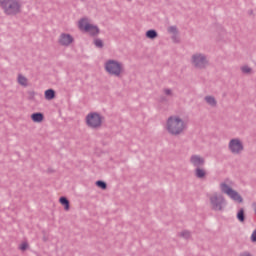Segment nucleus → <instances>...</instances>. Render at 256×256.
Wrapping results in <instances>:
<instances>
[{
    "mask_svg": "<svg viewBox=\"0 0 256 256\" xmlns=\"http://www.w3.org/2000/svg\"><path fill=\"white\" fill-rule=\"evenodd\" d=\"M165 129L169 135L177 137L183 135L187 129V122L179 115L169 116L166 120Z\"/></svg>",
    "mask_w": 256,
    "mask_h": 256,
    "instance_id": "f257e3e1",
    "label": "nucleus"
},
{
    "mask_svg": "<svg viewBox=\"0 0 256 256\" xmlns=\"http://www.w3.org/2000/svg\"><path fill=\"white\" fill-rule=\"evenodd\" d=\"M210 207L213 211H223L226 205L225 196L219 192L208 194Z\"/></svg>",
    "mask_w": 256,
    "mask_h": 256,
    "instance_id": "f03ea898",
    "label": "nucleus"
},
{
    "mask_svg": "<svg viewBox=\"0 0 256 256\" xmlns=\"http://www.w3.org/2000/svg\"><path fill=\"white\" fill-rule=\"evenodd\" d=\"M104 69L109 75H113L114 77H121L125 71L123 64L117 60L106 61L104 64Z\"/></svg>",
    "mask_w": 256,
    "mask_h": 256,
    "instance_id": "7ed1b4c3",
    "label": "nucleus"
},
{
    "mask_svg": "<svg viewBox=\"0 0 256 256\" xmlns=\"http://www.w3.org/2000/svg\"><path fill=\"white\" fill-rule=\"evenodd\" d=\"M103 121V116L97 112H90L85 117V123L89 129H101Z\"/></svg>",
    "mask_w": 256,
    "mask_h": 256,
    "instance_id": "20e7f679",
    "label": "nucleus"
},
{
    "mask_svg": "<svg viewBox=\"0 0 256 256\" xmlns=\"http://www.w3.org/2000/svg\"><path fill=\"white\" fill-rule=\"evenodd\" d=\"M0 3L6 15H17V13H21L19 0H0Z\"/></svg>",
    "mask_w": 256,
    "mask_h": 256,
    "instance_id": "39448f33",
    "label": "nucleus"
},
{
    "mask_svg": "<svg viewBox=\"0 0 256 256\" xmlns=\"http://www.w3.org/2000/svg\"><path fill=\"white\" fill-rule=\"evenodd\" d=\"M78 28L80 31L89 33V35H99V28L96 25L91 24L87 18H82L78 21Z\"/></svg>",
    "mask_w": 256,
    "mask_h": 256,
    "instance_id": "423d86ee",
    "label": "nucleus"
},
{
    "mask_svg": "<svg viewBox=\"0 0 256 256\" xmlns=\"http://www.w3.org/2000/svg\"><path fill=\"white\" fill-rule=\"evenodd\" d=\"M190 63L196 69H205L209 66V59L204 54L195 53L191 56Z\"/></svg>",
    "mask_w": 256,
    "mask_h": 256,
    "instance_id": "0eeeda50",
    "label": "nucleus"
},
{
    "mask_svg": "<svg viewBox=\"0 0 256 256\" xmlns=\"http://www.w3.org/2000/svg\"><path fill=\"white\" fill-rule=\"evenodd\" d=\"M228 149L233 153L234 155H239L244 149L243 147V141L239 138L231 139L228 144Z\"/></svg>",
    "mask_w": 256,
    "mask_h": 256,
    "instance_id": "6e6552de",
    "label": "nucleus"
},
{
    "mask_svg": "<svg viewBox=\"0 0 256 256\" xmlns=\"http://www.w3.org/2000/svg\"><path fill=\"white\" fill-rule=\"evenodd\" d=\"M74 41L75 38L73 35L63 32L59 35L57 43L61 47H70V45H73Z\"/></svg>",
    "mask_w": 256,
    "mask_h": 256,
    "instance_id": "1a4fd4ad",
    "label": "nucleus"
},
{
    "mask_svg": "<svg viewBox=\"0 0 256 256\" xmlns=\"http://www.w3.org/2000/svg\"><path fill=\"white\" fill-rule=\"evenodd\" d=\"M234 189L231 187V182L226 180L222 183H220V191L221 193H224L225 195H229Z\"/></svg>",
    "mask_w": 256,
    "mask_h": 256,
    "instance_id": "9d476101",
    "label": "nucleus"
},
{
    "mask_svg": "<svg viewBox=\"0 0 256 256\" xmlns=\"http://www.w3.org/2000/svg\"><path fill=\"white\" fill-rule=\"evenodd\" d=\"M190 162L194 167H201L202 165H205V159L199 155H192Z\"/></svg>",
    "mask_w": 256,
    "mask_h": 256,
    "instance_id": "9b49d317",
    "label": "nucleus"
},
{
    "mask_svg": "<svg viewBox=\"0 0 256 256\" xmlns=\"http://www.w3.org/2000/svg\"><path fill=\"white\" fill-rule=\"evenodd\" d=\"M228 197L232 199V201H235V203H243V197L239 192H237V190H233Z\"/></svg>",
    "mask_w": 256,
    "mask_h": 256,
    "instance_id": "f8f14e48",
    "label": "nucleus"
},
{
    "mask_svg": "<svg viewBox=\"0 0 256 256\" xmlns=\"http://www.w3.org/2000/svg\"><path fill=\"white\" fill-rule=\"evenodd\" d=\"M31 119L33 123H43V119H45V116L41 112L33 113L31 115Z\"/></svg>",
    "mask_w": 256,
    "mask_h": 256,
    "instance_id": "ddd939ff",
    "label": "nucleus"
},
{
    "mask_svg": "<svg viewBox=\"0 0 256 256\" xmlns=\"http://www.w3.org/2000/svg\"><path fill=\"white\" fill-rule=\"evenodd\" d=\"M195 176L198 179H205V177H207V171L203 168L197 167L195 170Z\"/></svg>",
    "mask_w": 256,
    "mask_h": 256,
    "instance_id": "4468645a",
    "label": "nucleus"
},
{
    "mask_svg": "<svg viewBox=\"0 0 256 256\" xmlns=\"http://www.w3.org/2000/svg\"><path fill=\"white\" fill-rule=\"evenodd\" d=\"M17 81L22 87H27V85H29V80L22 74L18 75Z\"/></svg>",
    "mask_w": 256,
    "mask_h": 256,
    "instance_id": "2eb2a0df",
    "label": "nucleus"
},
{
    "mask_svg": "<svg viewBox=\"0 0 256 256\" xmlns=\"http://www.w3.org/2000/svg\"><path fill=\"white\" fill-rule=\"evenodd\" d=\"M204 101H206L207 105L210 107H217V99H215L213 96H206Z\"/></svg>",
    "mask_w": 256,
    "mask_h": 256,
    "instance_id": "dca6fc26",
    "label": "nucleus"
},
{
    "mask_svg": "<svg viewBox=\"0 0 256 256\" xmlns=\"http://www.w3.org/2000/svg\"><path fill=\"white\" fill-rule=\"evenodd\" d=\"M44 97H45V99H47V101L53 100V98L55 97V90H53V89L46 90L44 92Z\"/></svg>",
    "mask_w": 256,
    "mask_h": 256,
    "instance_id": "f3484780",
    "label": "nucleus"
},
{
    "mask_svg": "<svg viewBox=\"0 0 256 256\" xmlns=\"http://www.w3.org/2000/svg\"><path fill=\"white\" fill-rule=\"evenodd\" d=\"M240 71L244 75H251V73H253V68H251L249 65H243L241 66Z\"/></svg>",
    "mask_w": 256,
    "mask_h": 256,
    "instance_id": "a211bd4d",
    "label": "nucleus"
},
{
    "mask_svg": "<svg viewBox=\"0 0 256 256\" xmlns=\"http://www.w3.org/2000/svg\"><path fill=\"white\" fill-rule=\"evenodd\" d=\"M59 202L63 205L65 211H69L70 206H69V200H67V198L61 197V198L59 199Z\"/></svg>",
    "mask_w": 256,
    "mask_h": 256,
    "instance_id": "6ab92c4d",
    "label": "nucleus"
},
{
    "mask_svg": "<svg viewBox=\"0 0 256 256\" xmlns=\"http://www.w3.org/2000/svg\"><path fill=\"white\" fill-rule=\"evenodd\" d=\"M157 36H158V34H157V31H155V30H148L146 32L147 39H157Z\"/></svg>",
    "mask_w": 256,
    "mask_h": 256,
    "instance_id": "aec40b11",
    "label": "nucleus"
},
{
    "mask_svg": "<svg viewBox=\"0 0 256 256\" xmlns=\"http://www.w3.org/2000/svg\"><path fill=\"white\" fill-rule=\"evenodd\" d=\"M237 219L238 221H240L241 223H243V221H245V211L243 209H240L237 213Z\"/></svg>",
    "mask_w": 256,
    "mask_h": 256,
    "instance_id": "412c9836",
    "label": "nucleus"
},
{
    "mask_svg": "<svg viewBox=\"0 0 256 256\" xmlns=\"http://www.w3.org/2000/svg\"><path fill=\"white\" fill-rule=\"evenodd\" d=\"M180 237H183V239H189L191 237V233L187 230H184L180 233Z\"/></svg>",
    "mask_w": 256,
    "mask_h": 256,
    "instance_id": "4be33fe9",
    "label": "nucleus"
},
{
    "mask_svg": "<svg viewBox=\"0 0 256 256\" xmlns=\"http://www.w3.org/2000/svg\"><path fill=\"white\" fill-rule=\"evenodd\" d=\"M20 251H27L29 249V244L27 242H23L19 246Z\"/></svg>",
    "mask_w": 256,
    "mask_h": 256,
    "instance_id": "5701e85b",
    "label": "nucleus"
},
{
    "mask_svg": "<svg viewBox=\"0 0 256 256\" xmlns=\"http://www.w3.org/2000/svg\"><path fill=\"white\" fill-rule=\"evenodd\" d=\"M96 185H97V187H99L100 189H107V184L105 183V182H103V181H97L96 182Z\"/></svg>",
    "mask_w": 256,
    "mask_h": 256,
    "instance_id": "b1692460",
    "label": "nucleus"
},
{
    "mask_svg": "<svg viewBox=\"0 0 256 256\" xmlns=\"http://www.w3.org/2000/svg\"><path fill=\"white\" fill-rule=\"evenodd\" d=\"M94 44L97 46V47H103V41L99 40V39H96L94 41Z\"/></svg>",
    "mask_w": 256,
    "mask_h": 256,
    "instance_id": "393cba45",
    "label": "nucleus"
},
{
    "mask_svg": "<svg viewBox=\"0 0 256 256\" xmlns=\"http://www.w3.org/2000/svg\"><path fill=\"white\" fill-rule=\"evenodd\" d=\"M165 95H173V92L170 89L164 90Z\"/></svg>",
    "mask_w": 256,
    "mask_h": 256,
    "instance_id": "a878e982",
    "label": "nucleus"
},
{
    "mask_svg": "<svg viewBox=\"0 0 256 256\" xmlns=\"http://www.w3.org/2000/svg\"><path fill=\"white\" fill-rule=\"evenodd\" d=\"M252 209H253V211H254V213L256 215V202L252 203Z\"/></svg>",
    "mask_w": 256,
    "mask_h": 256,
    "instance_id": "bb28decb",
    "label": "nucleus"
},
{
    "mask_svg": "<svg viewBox=\"0 0 256 256\" xmlns=\"http://www.w3.org/2000/svg\"><path fill=\"white\" fill-rule=\"evenodd\" d=\"M169 31L173 32V31H175V28L172 27V28L169 29Z\"/></svg>",
    "mask_w": 256,
    "mask_h": 256,
    "instance_id": "cd10ccee",
    "label": "nucleus"
}]
</instances>
